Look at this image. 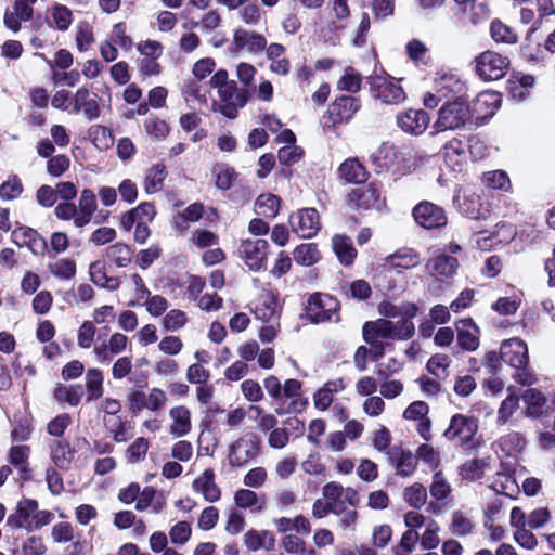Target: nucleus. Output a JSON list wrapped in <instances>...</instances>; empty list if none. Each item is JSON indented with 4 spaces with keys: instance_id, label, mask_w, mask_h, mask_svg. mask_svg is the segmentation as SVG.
<instances>
[{
    "instance_id": "f257e3e1",
    "label": "nucleus",
    "mask_w": 555,
    "mask_h": 555,
    "mask_svg": "<svg viewBox=\"0 0 555 555\" xmlns=\"http://www.w3.org/2000/svg\"><path fill=\"white\" fill-rule=\"evenodd\" d=\"M414 323L406 319L392 322L387 319L366 322L363 325V339L367 344H375L376 339H399L405 340L414 335Z\"/></svg>"
},
{
    "instance_id": "f03ea898",
    "label": "nucleus",
    "mask_w": 555,
    "mask_h": 555,
    "mask_svg": "<svg viewBox=\"0 0 555 555\" xmlns=\"http://www.w3.org/2000/svg\"><path fill=\"white\" fill-rule=\"evenodd\" d=\"M500 358L502 361L519 371L515 376L516 380L521 385H531L533 377L527 371L528 364V347L520 338L506 339L501 344Z\"/></svg>"
},
{
    "instance_id": "7ed1b4c3",
    "label": "nucleus",
    "mask_w": 555,
    "mask_h": 555,
    "mask_svg": "<svg viewBox=\"0 0 555 555\" xmlns=\"http://www.w3.org/2000/svg\"><path fill=\"white\" fill-rule=\"evenodd\" d=\"M478 430V420L475 416L455 414L451 417L444 437L465 449L475 446L474 438Z\"/></svg>"
},
{
    "instance_id": "20e7f679",
    "label": "nucleus",
    "mask_w": 555,
    "mask_h": 555,
    "mask_svg": "<svg viewBox=\"0 0 555 555\" xmlns=\"http://www.w3.org/2000/svg\"><path fill=\"white\" fill-rule=\"evenodd\" d=\"M359 109V99L349 95L337 98L322 117L323 129L333 130L337 125L348 122Z\"/></svg>"
},
{
    "instance_id": "39448f33",
    "label": "nucleus",
    "mask_w": 555,
    "mask_h": 555,
    "mask_svg": "<svg viewBox=\"0 0 555 555\" xmlns=\"http://www.w3.org/2000/svg\"><path fill=\"white\" fill-rule=\"evenodd\" d=\"M260 437L254 431H247L234 441L229 448V463L242 467L253 461L260 451Z\"/></svg>"
},
{
    "instance_id": "423d86ee",
    "label": "nucleus",
    "mask_w": 555,
    "mask_h": 555,
    "mask_svg": "<svg viewBox=\"0 0 555 555\" xmlns=\"http://www.w3.org/2000/svg\"><path fill=\"white\" fill-rule=\"evenodd\" d=\"M467 118L468 107L460 98H456L440 108L434 128L437 132L454 130L462 127Z\"/></svg>"
},
{
    "instance_id": "0eeeda50",
    "label": "nucleus",
    "mask_w": 555,
    "mask_h": 555,
    "mask_svg": "<svg viewBox=\"0 0 555 555\" xmlns=\"http://www.w3.org/2000/svg\"><path fill=\"white\" fill-rule=\"evenodd\" d=\"M511 65L507 56L494 51H485L476 57V72L483 80L502 78Z\"/></svg>"
},
{
    "instance_id": "6e6552de",
    "label": "nucleus",
    "mask_w": 555,
    "mask_h": 555,
    "mask_svg": "<svg viewBox=\"0 0 555 555\" xmlns=\"http://www.w3.org/2000/svg\"><path fill=\"white\" fill-rule=\"evenodd\" d=\"M218 95L220 103L214 104V109L220 112L229 119H234L237 117L238 109L246 105L249 93L246 88H240L235 82L222 90Z\"/></svg>"
},
{
    "instance_id": "1a4fd4ad",
    "label": "nucleus",
    "mask_w": 555,
    "mask_h": 555,
    "mask_svg": "<svg viewBox=\"0 0 555 555\" xmlns=\"http://www.w3.org/2000/svg\"><path fill=\"white\" fill-rule=\"evenodd\" d=\"M292 231L301 238H311L321 229L320 215L315 208H302L289 216Z\"/></svg>"
},
{
    "instance_id": "9d476101",
    "label": "nucleus",
    "mask_w": 555,
    "mask_h": 555,
    "mask_svg": "<svg viewBox=\"0 0 555 555\" xmlns=\"http://www.w3.org/2000/svg\"><path fill=\"white\" fill-rule=\"evenodd\" d=\"M338 310V302L330 295L313 294L309 297L306 313L310 321L321 323L333 321Z\"/></svg>"
},
{
    "instance_id": "9b49d317",
    "label": "nucleus",
    "mask_w": 555,
    "mask_h": 555,
    "mask_svg": "<svg viewBox=\"0 0 555 555\" xmlns=\"http://www.w3.org/2000/svg\"><path fill=\"white\" fill-rule=\"evenodd\" d=\"M373 95L385 104H399L404 101L405 93L397 80L384 76H375L370 80Z\"/></svg>"
},
{
    "instance_id": "f8f14e48",
    "label": "nucleus",
    "mask_w": 555,
    "mask_h": 555,
    "mask_svg": "<svg viewBox=\"0 0 555 555\" xmlns=\"http://www.w3.org/2000/svg\"><path fill=\"white\" fill-rule=\"evenodd\" d=\"M268 248L269 244L266 240H245L238 247V254L250 270L259 271L266 262Z\"/></svg>"
},
{
    "instance_id": "ddd939ff",
    "label": "nucleus",
    "mask_w": 555,
    "mask_h": 555,
    "mask_svg": "<svg viewBox=\"0 0 555 555\" xmlns=\"http://www.w3.org/2000/svg\"><path fill=\"white\" fill-rule=\"evenodd\" d=\"M417 224L425 229H438L447 224L444 209L430 202H422L413 209Z\"/></svg>"
},
{
    "instance_id": "4468645a",
    "label": "nucleus",
    "mask_w": 555,
    "mask_h": 555,
    "mask_svg": "<svg viewBox=\"0 0 555 555\" xmlns=\"http://www.w3.org/2000/svg\"><path fill=\"white\" fill-rule=\"evenodd\" d=\"M129 345V339L122 333H114L106 343L94 346L93 353L101 364H108L114 357L124 352Z\"/></svg>"
},
{
    "instance_id": "2eb2a0df",
    "label": "nucleus",
    "mask_w": 555,
    "mask_h": 555,
    "mask_svg": "<svg viewBox=\"0 0 555 555\" xmlns=\"http://www.w3.org/2000/svg\"><path fill=\"white\" fill-rule=\"evenodd\" d=\"M457 345L462 350L475 351L480 345V330L472 319H461L455 323Z\"/></svg>"
},
{
    "instance_id": "dca6fc26",
    "label": "nucleus",
    "mask_w": 555,
    "mask_h": 555,
    "mask_svg": "<svg viewBox=\"0 0 555 555\" xmlns=\"http://www.w3.org/2000/svg\"><path fill=\"white\" fill-rule=\"evenodd\" d=\"M235 51L246 50L251 54H260L267 48V39L263 35L244 28H237L233 36Z\"/></svg>"
},
{
    "instance_id": "f3484780",
    "label": "nucleus",
    "mask_w": 555,
    "mask_h": 555,
    "mask_svg": "<svg viewBox=\"0 0 555 555\" xmlns=\"http://www.w3.org/2000/svg\"><path fill=\"white\" fill-rule=\"evenodd\" d=\"M168 416L170 420L168 433L172 437L182 438L188 436L192 431V415L188 406H172L168 412Z\"/></svg>"
},
{
    "instance_id": "a211bd4d",
    "label": "nucleus",
    "mask_w": 555,
    "mask_h": 555,
    "mask_svg": "<svg viewBox=\"0 0 555 555\" xmlns=\"http://www.w3.org/2000/svg\"><path fill=\"white\" fill-rule=\"evenodd\" d=\"M430 121L429 115L423 109H409L397 117L400 129L414 135L422 134Z\"/></svg>"
},
{
    "instance_id": "6ab92c4d",
    "label": "nucleus",
    "mask_w": 555,
    "mask_h": 555,
    "mask_svg": "<svg viewBox=\"0 0 555 555\" xmlns=\"http://www.w3.org/2000/svg\"><path fill=\"white\" fill-rule=\"evenodd\" d=\"M192 489L210 503L219 501L221 496V490L215 481V472L211 468L205 469L193 480Z\"/></svg>"
},
{
    "instance_id": "aec40b11",
    "label": "nucleus",
    "mask_w": 555,
    "mask_h": 555,
    "mask_svg": "<svg viewBox=\"0 0 555 555\" xmlns=\"http://www.w3.org/2000/svg\"><path fill=\"white\" fill-rule=\"evenodd\" d=\"M388 455L398 476L410 477L414 474L417 459L411 451L395 447L388 452Z\"/></svg>"
},
{
    "instance_id": "412c9836",
    "label": "nucleus",
    "mask_w": 555,
    "mask_h": 555,
    "mask_svg": "<svg viewBox=\"0 0 555 555\" xmlns=\"http://www.w3.org/2000/svg\"><path fill=\"white\" fill-rule=\"evenodd\" d=\"M74 111L83 113L88 120H94L100 116L98 95L87 88H79L74 95Z\"/></svg>"
},
{
    "instance_id": "4be33fe9",
    "label": "nucleus",
    "mask_w": 555,
    "mask_h": 555,
    "mask_svg": "<svg viewBox=\"0 0 555 555\" xmlns=\"http://www.w3.org/2000/svg\"><path fill=\"white\" fill-rule=\"evenodd\" d=\"M38 507V503L33 499H23L18 501L15 511L9 515L7 525L11 528L27 529L31 522V517Z\"/></svg>"
},
{
    "instance_id": "5701e85b",
    "label": "nucleus",
    "mask_w": 555,
    "mask_h": 555,
    "mask_svg": "<svg viewBox=\"0 0 555 555\" xmlns=\"http://www.w3.org/2000/svg\"><path fill=\"white\" fill-rule=\"evenodd\" d=\"M12 241L17 246H27L34 254L43 253L46 240L29 227H20L12 232Z\"/></svg>"
},
{
    "instance_id": "b1692460",
    "label": "nucleus",
    "mask_w": 555,
    "mask_h": 555,
    "mask_svg": "<svg viewBox=\"0 0 555 555\" xmlns=\"http://www.w3.org/2000/svg\"><path fill=\"white\" fill-rule=\"evenodd\" d=\"M285 47L276 42L266 48L267 59L271 62L269 69L280 76H286L291 72V62L285 56Z\"/></svg>"
},
{
    "instance_id": "393cba45",
    "label": "nucleus",
    "mask_w": 555,
    "mask_h": 555,
    "mask_svg": "<svg viewBox=\"0 0 555 555\" xmlns=\"http://www.w3.org/2000/svg\"><path fill=\"white\" fill-rule=\"evenodd\" d=\"M464 89V83L454 74L444 73L435 79L434 90L440 98L447 99L450 95H455L461 99Z\"/></svg>"
},
{
    "instance_id": "a878e982",
    "label": "nucleus",
    "mask_w": 555,
    "mask_h": 555,
    "mask_svg": "<svg viewBox=\"0 0 555 555\" xmlns=\"http://www.w3.org/2000/svg\"><path fill=\"white\" fill-rule=\"evenodd\" d=\"M33 4L15 0L12 11L7 10L4 14V25L16 33L21 28V22L29 21L33 16Z\"/></svg>"
},
{
    "instance_id": "bb28decb",
    "label": "nucleus",
    "mask_w": 555,
    "mask_h": 555,
    "mask_svg": "<svg viewBox=\"0 0 555 555\" xmlns=\"http://www.w3.org/2000/svg\"><path fill=\"white\" fill-rule=\"evenodd\" d=\"M77 209L78 216L75 218V225L82 228L91 221L96 210V199L92 190L83 189L81 191Z\"/></svg>"
},
{
    "instance_id": "cd10ccee",
    "label": "nucleus",
    "mask_w": 555,
    "mask_h": 555,
    "mask_svg": "<svg viewBox=\"0 0 555 555\" xmlns=\"http://www.w3.org/2000/svg\"><path fill=\"white\" fill-rule=\"evenodd\" d=\"M446 163L452 170H461L466 160V144L461 140L453 138L447 142L442 150Z\"/></svg>"
},
{
    "instance_id": "c85d7f7f",
    "label": "nucleus",
    "mask_w": 555,
    "mask_h": 555,
    "mask_svg": "<svg viewBox=\"0 0 555 555\" xmlns=\"http://www.w3.org/2000/svg\"><path fill=\"white\" fill-rule=\"evenodd\" d=\"M348 196L349 201L359 208L370 209L379 207V192L372 184L354 189Z\"/></svg>"
},
{
    "instance_id": "c756f323",
    "label": "nucleus",
    "mask_w": 555,
    "mask_h": 555,
    "mask_svg": "<svg viewBox=\"0 0 555 555\" xmlns=\"http://www.w3.org/2000/svg\"><path fill=\"white\" fill-rule=\"evenodd\" d=\"M490 488L498 494H503L509 498H513L519 491V487L513 477L512 472L505 466H502L501 470L496 472L495 478L490 485Z\"/></svg>"
},
{
    "instance_id": "7c9ffc66",
    "label": "nucleus",
    "mask_w": 555,
    "mask_h": 555,
    "mask_svg": "<svg viewBox=\"0 0 555 555\" xmlns=\"http://www.w3.org/2000/svg\"><path fill=\"white\" fill-rule=\"evenodd\" d=\"M398 152L392 144L383 143L372 155L371 162L378 172L389 170L398 162Z\"/></svg>"
},
{
    "instance_id": "2f4dec72",
    "label": "nucleus",
    "mask_w": 555,
    "mask_h": 555,
    "mask_svg": "<svg viewBox=\"0 0 555 555\" xmlns=\"http://www.w3.org/2000/svg\"><path fill=\"white\" fill-rule=\"evenodd\" d=\"M255 317L263 322H271L278 315V301L271 292L262 293L255 305Z\"/></svg>"
},
{
    "instance_id": "473e14b6",
    "label": "nucleus",
    "mask_w": 555,
    "mask_h": 555,
    "mask_svg": "<svg viewBox=\"0 0 555 555\" xmlns=\"http://www.w3.org/2000/svg\"><path fill=\"white\" fill-rule=\"evenodd\" d=\"M332 248L340 263L345 266L351 264L357 257V250L353 247L351 240L346 235H334L332 238Z\"/></svg>"
},
{
    "instance_id": "72a5a7b5",
    "label": "nucleus",
    "mask_w": 555,
    "mask_h": 555,
    "mask_svg": "<svg viewBox=\"0 0 555 555\" xmlns=\"http://www.w3.org/2000/svg\"><path fill=\"white\" fill-rule=\"evenodd\" d=\"M459 268V261L456 258L448 255H440L430 259L426 269L430 274H438L446 278L452 276Z\"/></svg>"
},
{
    "instance_id": "f704fd0d",
    "label": "nucleus",
    "mask_w": 555,
    "mask_h": 555,
    "mask_svg": "<svg viewBox=\"0 0 555 555\" xmlns=\"http://www.w3.org/2000/svg\"><path fill=\"white\" fill-rule=\"evenodd\" d=\"M85 395L83 387L80 384L63 385L59 384L53 392L54 399L60 403H67L76 406L80 403Z\"/></svg>"
},
{
    "instance_id": "c9c22d12",
    "label": "nucleus",
    "mask_w": 555,
    "mask_h": 555,
    "mask_svg": "<svg viewBox=\"0 0 555 555\" xmlns=\"http://www.w3.org/2000/svg\"><path fill=\"white\" fill-rule=\"evenodd\" d=\"M338 173L347 183H363L367 178L365 168L356 158L345 160L339 166Z\"/></svg>"
},
{
    "instance_id": "e433bc0d",
    "label": "nucleus",
    "mask_w": 555,
    "mask_h": 555,
    "mask_svg": "<svg viewBox=\"0 0 555 555\" xmlns=\"http://www.w3.org/2000/svg\"><path fill=\"white\" fill-rule=\"evenodd\" d=\"M420 256L412 249H400L388 256L385 266L393 269H411L420 263Z\"/></svg>"
},
{
    "instance_id": "4c0bfd02",
    "label": "nucleus",
    "mask_w": 555,
    "mask_h": 555,
    "mask_svg": "<svg viewBox=\"0 0 555 555\" xmlns=\"http://www.w3.org/2000/svg\"><path fill=\"white\" fill-rule=\"evenodd\" d=\"M103 423L115 442H126L132 437L130 425L124 422L120 416H104Z\"/></svg>"
},
{
    "instance_id": "58836bf2",
    "label": "nucleus",
    "mask_w": 555,
    "mask_h": 555,
    "mask_svg": "<svg viewBox=\"0 0 555 555\" xmlns=\"http://www.w3.org/2000/svg\"><path fill=\"white\" fill-rule=\"evenodd\" d=\"M105 255L116 267L125 268L131 263L133 251L127 244L117 242L106 248Z\"/></svg>"
},
{
    "instance_id": "ea45409f",
    "label": "nucleus",
    "mask_w": 555,
    "mask_h": 555,
    "mask_svg": "<svg viewBox=\"0 0 555 555\" xmlns=\"http://www.w3.org/2000/svg\"><path fill=\"white\" fill-rule=\"evenodd\" d=\"M89 273L91 281L100 286L108 289H116L119 286L116 278H108L105 270V262L103 260H96L90 264Z\"/></svg>"
},
{
    "instance_id": "a19ab883",
    "label": "nucleus",
    "mask_w": 555,
    "mask_h": 555,
    "mask_svg": "<svg viewBox=\"0 0 555 555\" xmlns=\"http://www.w3.org/2000/svg\"><path fill=\"white\" fill-rule=\"evenodd\" d=\"M51 459L55 466L67 469L74 460V450L67 442L54 441L51 444Z\"/></svg>"
},
{
    "instance_id": "79ce46f5",
    "label": "nucleus",
    "mask_w": 555,
    "mask_h": 555,
    "mask_svg": "<svg viewBox=\"0 0 555 555\" xmlns=\"http://www.w3.org/2000/svg\"><path fill=\"white\" fill-rule=\"evenodd\" d=\"M48 271L56 279L68 281L76 274V262L70 258H55L47 266Z\"/></svg>"
},
{
    "instance_id": "37998d69",
    "label": "nucleus",
    "mask_w": 555,
    "mask_h": 555,
    "mask_svg": "<svg viewBox=\"0 0 555 555\" xmlns=\"http://www.w3.org/2000/svg\"><path fill=\"white\" fill-rule=\"evenodd\" d=\"M244 544L249 551L271 547L274 544V537L267 530L257 531L250 529L244 534Z\"/></svg>"
},
{
    "instance_id": "c03bdc74",
    "label": "nucleus",
    "mask_w": 555,
    "mask_h": 555,
    "mask_svg": "<svg viewBox=\"0 0 555 555\" xmlns=\"http://www.w3.org/2000/svg\"><path fill=\"white\" fill-rule=\"evenodd\" d=\"M294 260L305 267H310L321 259V254L314 243H305L293 251Z\"/></svg>"
},
{
    "instance_id": "a18cd8bd",
    "label": "nucleus",
    "mask_w": 555,
    "mask_h": 555,
    "mask_svg": "<svg viewBox=\"0 0 555 555\" xmlns=\"http://www.w3.org/2000/svg\"><path fill=\"white\" fill-rule=\"evenodd\" d=\"M234 502L237 507L251 508L253 511L260 512L264 507V499L259 498L258 494L250 489H240L234 494Z\"/></svg>"
},
{
    "instance_id": "49530a36",
    "label": "nucleus",
    "mask_w": 555,
    "mask_h": 555,
    "mask_svg": "<svg viewBox=\"0 0 555 555\" xmlns=\"http://www.w3.org/2000/svg\"><path fill=\"white\" fill-rule=\"evenodd\" d=\"M87 401L98 400L103 396V374L99 369H89L86 373Z\"/></svg>"
},
{
    "instance_id": "de8ad7c7",
    "label": "nucleus",
    "mask_w": 555,
    "mask_h": 555,
    "mask_svg": "<svg viewBox=\"0 0 555 555\" xmlns=\"http://www.w3.org/2000/svg\"><path fill=\"white\" fill-rule=\"evenodd\" d=\"M513 389V387H508L509 395L501 402L499 406L496 417V424L499 426H504L519 408V398L516 396Z\"/></svg>"
},
{
    "instance_id": "09e8293b",
    "label": "nucleus",
    "mask_w": 555,
    "mask_h": 555,
    "mask_svg": "<svg viewBox=\"0 0 555 555\" xmlns=\"http://www.w3.org/2000/svg\"><path fill=\"white\" fill-rule=\"evenodd\" d=\"M449 529L453 535L465 537L473 533L475 524L465 513L455 511L451 514Z\"/></svg>"
},
{
    "instance_id": "8fccbe9b",
    "label": "nucleus",
    "mask_w": 555,
    "mask_h": 555,
    "mask_svg": "<svg viewBox=\"0 0 555 555\" xmlns=\"http://www.w3.org/2000/svg\"><path fill=\"white\" fill-rule=\"evenodd\" d=\"M279 208L280 198L271 193L259 195L255 203L256 212L267 218L276 217Z\"/></svg>"
},
{
    "instance_id": "3c124183",
    "label": "nucleus",
    "mask_w": 555,
    "mask_h": 555,
    "mask_svg": "<svg viewBox=\"0 0 555 555\" xmlns=\"http://www.w3.org/2000/svg\"><path fill=\"white\" fill-rule=\"evenodd\" d=\"M29 456V449L26 446H16L11 448L10 463L20 470V478L26 480L29 477V469L27 460Z\"/></svg>"
},
{
    "instance_id": "603ef678",
    "label": "nucleus",
    "mask_w": 555,
    "mask_h": 555,
    "mask_svg": "<svg viewBox=\"0 0 555 555\" xmlns=\"http://www.w3.org/2000/svg\"><path fill=\"white\" fill-rule=\"evenodd\" d=\"M498 444L507 455H514L526 447V439L520 433L511 431L502 436Z\"/></svg>"
},
{
    "instance_id": "864d4df0",
    "label": "nucleus",
    "mask_w": 555,
    "mask_h": 555,
    "mask_svg": "<svg viewBox=\"0 0 555 555\" xmlns=\"http://www.w3.org/2000/svg\"><path fill=\"white\" fill-rule=\"evenodd\" d=\"M461 211L463 215L474 220L486 218L488 212V210L482 206L480 196L476 194H470L465 197L461 205Z\"/></svg>"
},
{
    "instance_id": "5fc2aeb1",
    "label": "nucleus",
    "mask_w": 555,
    "mask_h": 555,
    "mask_svg": "<svg viewBox=\"0 0 555 555\" xmlns=\"http://www.w3.org/2000/svg\"><path fill=\"white\" fill-rule=\"evenodd\" d=\"M527 406V415L538 417L542 413V408L546 403V399L542 392L537 389H527L521 396Z\"/></svg>"
},
{
    "instance_id": "6e6d98bb",
    "label": "nucleus",
    "mask_w": 555,
    "mask_h": 555,
    "mask_svg": "<svg viewBox=\"0 0 555 555\" xmlns=\"http://www.w3.org/2000/svg\"><path fill=\"white\" fill-rule=\"evenodd\" d=\"M166 170L163 164H156L146 173L144 188L147 193H156L163 189Z\"/></svg>"
},
{
    "instance_id": "4d7b16f0",
    "label": "nucleus",
    "mask_w": 555,
    "mask_h": 555,
    "mask_svg": "<svg viewBox=\"0 0 555 555\" xmlns=\"http://www.w3.org/2000/svg\"><path fill=\"white\" fill-rule=\"evenodd\" d=\"M403 500L411 507L418 509L423 507L427 501V490L422 483L415 482L404 489Z\"/></svg>"
},
{
    "instance_id": "13d9d810",
    "label": "nucleus",
    "mask_w": 555,
    "mask_h": 555,
    "mask_svg": "<svg viewBox=\"0 0 555 555\" xmlns=\"http://www.w3.org/2000/svg\"><path fill=\"white\" fill-rule=\"evenodd\" d=\"M490 34L494 41L507 44L517 42V34L506 24L499 20H494L490 26Z\"/></svg>"
},
{
    "instance_id": "bf43d9fd",
    "label": "nucleus",
    "mask_w": 555,
    "mask_h": 555,
    "mask_svg": "<svg viewBox=\"0 0 555 555\" xmlns=\"http://www.w3.org/2000/svg\"><path fill=\"white\" fill-rule=\"evenodd\" d=\"M431 498L436 501H444L451 493V486L441 472H436L429 487Z\"/></svg>"
},
{
    "instance_id": "052dcab7",
    "label": "nucleus",
    "mask_w": 555,
    "mask_h": 555,
    "mask_svg": "<svg viewBox=\"0 0 555 555\" xmlns=\"http://www.w3.org/2000/svg\"><path fill=\"white\" fill-rule=\"evenodd\" d=\"M482 182L492 189L502 191H508L511 188V181L507 173L503 170H493L485 172L482 176Z\"/></svg>"
},
{
    "instance_id": "680f3d73",
    "label": "nucleus",
    "mask_w": 555,
    "mask_h": 555,
    "mask_svg": "<svg viewBox=\"0 0 555 555\" xmlns=\"http://www.w3.org/2000/svg\"><path fill=\"white\" fill-rule=\"evenodd\" d=\"M337 88L341 91L358 92L361 88V75L352 67L346 68L337 82Z\"/></svg>"
},
{
    "instance_id": "e2e57ef3",
    "label": "nucleus",
    "mask_w": 555,
    "mask_h": 555,
    "mask_svg": "<svg viewBox=\"0 0 555 555\" xmlns=\"http://www.w3.org/2000/svg\"><path fill=\"white\" fill-rule=\"evenodd\" d=\"M450 363L451 360L449 356L437 353L429 358L426 367L429 371V373H431L436 377L444 378L448 375L447 370L450 366Z\"/></svg>"
},
{
    "instance_id": "0e129e2a",
    "label": "nucleus",
    "mask_w": 555,
    "mask_h": 555,
    "mask_svg": "<svg viewBox=\"0 0 555 555\" xmlns=\"http://www.w3.org/2000/svg\"><path fill=\"white\" fill-rule=\"evenodd\" d=\"M186 313L179 309L170 310L162 320L163 327L168 332H177L188 323Z\"/></svg>"
},
{
    "instance_id": "69168bd1",
    "label": "nucleus",
    "mask_w": 555,
    "mask_h": 555,
    "mask_svg": "<svg viewBox=\"0 0 555 555\" xmlns=\"http://www.w3.org/2000/svg\"><path fill=\"white\" fill-rule=\"evenodd\" d=\"M51 16L55 27L62 31L67 30L73 22L72 11L63 4H55L52 8Z\"/></svg>"
},
{
    "instance_id": "338daca9",
    "label": "nucleus",
    "mask_w": 555,
    "mask_h": 555,
    "mask_svg": "<svg viewBox=\"0 0 555 555\" xmlns=\"http://www.w3.org/2000/svg\"><path fill=\"white\" fill-rule=\"evenodd\" d=\"M147 395L141 386H134L127 393L128 409L132 413H139L145 409Z\"/></svg>"
},
{
    "instance_id": "774afa93",
    "label": "nucleus",
    "mask_w": 555,
    "mask_h": 555,
    "mask_svg": "<svg viewBox=\"0 0 555 555\" xmlns=\"http://www.w3.org/2000/svg\"><path fill=\"white\" fill-rule=\"evenodd\" d=\"M420 540L417 531L408 530L405 531L399 544L393 548L395 555H410Z\"/></svg>"
}]
</instances>
